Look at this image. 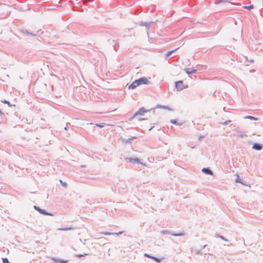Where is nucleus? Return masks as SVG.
<instances>
[{
	"instance_id": "nucleus-12",
	"label": "nucleus",
	"mask_w": 263,
	"mask_h": 263,
	"mask_svg": "<svg viewBox=\"0 0 263 263\" xmlns=\"http://www.w3.org/2000/svg\"><path fill=\"white\" fill-rule=\"evenodd\" d=\"M3 263H10L7 258H2Z\"/></svg>"
},
{
	"instance_id": "nucleus-1",
	"label": "nucleus",
	"mask_w": 263,
	"mask_h": 263,
	"mask_svg": "<svg viewBox=\"0 0 263 263\" xmlns=\"http://www.w3.org/2000/svg\"><path fill=\"white\" fill-rule=\"evenodd\" d=\"M149 83V79L142 77L134 81L128 87L129 89H133L141 85H147Z\"/></svg>"
},
{
	"instance_id": "nucleus-24",
	"label": "nucleus",
	"mask_w": 263,
	"mask_h": 263,
	"mask_svg": "<svg viewBox=\"0 0 263 263\" xmlns=\"http://www.w3.org/2000/svg\"><path fill=\"white\" fill-rule=\"evenodd\" d=\"M220 237L222 239L224 240V237H223V236H220Z\"/></svg>"
},
{
	"instance_id": "nucleus-7",
	"label": "nucleus",
	"mask_w": 263,
	"mask_h": 263,
	"mask_svg": "<svg viewBox=\"0 0 263 263\" xmlns=\"http://www.w3.org/2000/svg\"><path fill=\"white\" fill-rule=\"evenodd\" d=\"M184 71L187 74H191L196 72V70L194 68H186L184 69Z\"/></svg>"
},
{
	"instance_id": "nucleus-19",
	"label": "nucleus",
	"mask_w": 263,
	"mask_h": 263,
	"mask_svg": "<svg viewBox=\"0 0 263 263\" xmlns=\"http://www.w3.org/2000/svg\"><path fill=\"white\" fill-rule=\"evenodd\" d=\"M171 122L172 124H177V122H176V121L175 120H171Z\"/></svg>"
},
{
	"instance_id": "nucleus-10",
	"label": "nucleus",
	"mask_w": 263,
	"mask_h": 263,
	"mask_svg": "<svg viewBox=\"0 0 263 263\" xmlns=\"http://www.w3.org/2000/svg\"><path fill=\"white\" fill-rule=\"evenodd\" d=\"M243 8L248 9L249 10H251L254 8V6L253 5H250L249 6H243Z\"/></svg>"
},
{
	"instance_id": "nucleus-11",
	"label": "nucleus",
	"mask_w": 263,
	"mask_h": 263,
	"mask_svg": "<svg viewBox=\"0 0 263 263\" xmlns=\"http://www.w3.org/2000/svg\"><path fill=\"white\" fill-rule=\"evenodd\" d=\"M245 119H249L254 120H256V121L258 120V119L257 118H255V117H254L252 116H246L245 117Z\"/></svg>"
},
{
	"instance_id": "nucleus-13",
	"label": "nucleus",
	"mask_w": 263,
	"mask_h": 263,
	"mask_svg": "<svg viewBox=\"0 0 263 263\" xmlns=\"http://www.w3.org/2000/svg\"><path fill=\"white\" fill-rule=\"evenodd\" d=\"M178 48L175 49L174 50H172V51H169L168 52L166 53V57H169L170 55H171V54L175 50H176Z\"/></svg>"
},
{
	"instance_id": "nucleus-18",
	"label": "nucleus",
	"mask_w": 263,
	"mask_h": 263,
	"mask_svg": "<svg viewBox=\"0 0 263 263\" xmlns=\"http://www.w3.org/2000/svg\"><path fill=\"white\" fill-rule=\"evenodd\" d=\"M59 262L60 263H66L68 262V260H59Z\"/></svg>"
},
{
	"instance_id": "nucleus-26",
	"label": "nucleus",
	"mask_w": 263,
	"mask_h": 263,
	"mask_svg": "<svg viewBox=\"0 0 263 263\" xmlns=\"http://www.w3.org/2000/svg\"><path fill=\"white\" fill-rule=\"evenodd\" d=\"M220 2H226L225 0H220Z\"/></svg>"
},
{
	"instance_id": "nucleus-21",
	"label": "nucleus",
	"mask_w": 263,
	"mask_h": 263,
	"mask_svg": "<svg viewBox=\"0 0 263 263\" xmlns=\"http://www.w3.org/2000/svg\"><path fill=\"white\" fill-rule=\"evenodd\" d=\"M183 234H173V235L174 236H181Z\"/></svg>"
},
{
	"instance_id": "nucleus-22",
	"label": "nucleus",
	"mask_w": 263,
	"mask_h": 263,
	"mask_svg": "<svg viewBox=\"0 0 263 263\" xmlns=\"http://www.w3.org/2000/svg\"><path fill=\"white\" fill-rule=\"evenodd\" d=\"M236 182L241 183V180H240L239 178H237V179L236 180Z\"/></svg>"
},
{
	"instance_id": "nucleus-9",
	"label": "nucleus",
	"mask_w": 263,
	"mask_h": 263,
	"mask_svg": "<svg viewBox=\"0 0 263 263\" xmlns=\"http://www.w3.org/2000/svg\"><path fill=\"white\" fill-rule=\"evenodd\" d=\"M202 171L205 174H209L211 175H213V172L208 168H202Z\"/></svg>"
},
{
	"instance_id": "nucleus-3",
	"label": "nucleus",
	"mask_w": 263,
	"mask_h": 263,
	"mask_svg": "<svg viewBox=\"0 0 263 263\" xmlns=\"http://www.w3.org/2000/svg\"><path fill=\"white\" fill-rule=\"evenodd\" d=\"M34 209L35 210H36L37 211H38L41 214L46 215H51V216L53 215L52 214L48 213L46 212V211L41 209L40 208H39L36 206H34Z\"/></svg>"
},
{
	"instance_id": "nucleus-5",
	"label": "nucleus",
	"mask_w": 263,
	"mask_h": 263,
	"mask_svg": "<svg viewBox=\"0 0 263 263\" xmlns=\"http://www.w3.org/2000/svg\"><path fill=\"white\" fill-rule=\"evenodd\" d=\"M144 256H145L146 257H148V258H152L154 260L157 261V262H160L162 260L161 258H157V257H154V256H152L149 255L148 254H144Z\"/></svg>"
},
{
	"instance_id": "nucleus-14",
	"label": "nucleus",
	"mask_w": 263,
	"mask_h": 263,
	"mask_svg": "<svg viewBox=\"0 0 263 263\" xmlns=\"http://www.w3.org/2000/svg\"><path fill=\"white\" fill-rule=\"evenodd\" d=\"M88 254H77L76 255V257H78V258H80L81 257H84V256H85L86 255H87Z\"/></svg>"
},
{
	"instance_id": "nucleus-8",
	"label": "nucleus",
	"mask_w": 263,
	"mask_h": 263,
	"mask_svg": "<svg viewBox=\"0 0 263 263\" xmlns=\"http://www.w3.org/2000/svg\"><path fill=\"white\" fill-rule=\"evenodd\" d=\"M262 147V145L258 143H254L253 145V148L256 150H260Z\"/></svg>"
},
{
	"instance_id": "nucleus-17",
	"label": "nucleus",
	"mask_w": 263,
	"mask_h": 263,
	"mask_svg": "<svg viewBox=\"0 0 263 263\" xmlns=\"http://www.w3.org/2000/svg\"><path fill=\"white\" fill-rule=\"evenodd\" d=\"M104 124H105V123L96 124V125L99 127H103L104 126Z\"/></svg>"
},
{
	"instance_id": "nucleus-23",
	"label": "nucleus",
	"mask_w": 263,
	"mask_h": 263,
	"mask_svg": "<svg viewBox=\"0 0 263 263\" xmlns=\"http://www.w3.org/2000/svg\"><path fill=\"white\" fill-rule=\"evenodd\" d=\"M103 233L105 234V235L110 234V233H107V232H104V233Z\"/></svg>"
},
{
	"instance_id": "nucleus-25",
	"label": "nucleus",
	"mask_w": 263,
	"mask_h": 263,
	"mask_svg": "<svg viewBox=\"0 0 263 263\" xmlns=\"http://www.w3.org/2000/svg\"><path fill=\"white\" fill-rule=\"evenodd\" d=\"M121 232H118V233H116V235H118V234H121Z\"/></svg>"
},
{
	"instance_id": "nucleus-15",
	"label": "nucleus",
	"mask_w": 263,
	"mask_h": 263,
	"mask_svg": "<svg viewBox=\"0 0 263 263\" xmlns=\"http://www.w3.org/2000/svg\"><path fill=\"white\" fill-rule=\"evenodd\" d=\"M60 182H61V184H62V185L63 186H64V187H66L67 186L66 183L63 182L61 180H60Z\"/></svg>"
},
{
	"instance_id": "nucleus-6",
	"label": "nucleus",
	"mask_w": 263,
	"mask_h": 263,
	"mask_svg": "<svg viewBox=\"0 0 263 263\" xmlns=\"http://www.w3.org/2000/svg\"><path fill=\"white\" fill-rule=\"evenodd\" d=\"M127 160L128 161V162H132V163H133V162H137V163H141L142 164V165L145 166V164H143L142 162H140V160L138 159H132V158H127Z\"/></svg>"
},
{
	"instance_id": "nucleus-16",
	"label": "nucleus",
	"mask_w": 263,
	"mask_h": 263,
	"mask_svg": "<svg viewBox=\"0 0 263 263\" xmlns=\"http://www.w3.org/2000/svg\"><path fill=\"white\" fill-rule=\"evenodd\" d=\"M70 229H71L70 228H61L59 230H61V231H67V230H69Z\"/></svg>"
},
{
	"instance_id": "nucleus-4",
	"label": "nucleus",
	"mask_w": 263,
	"mask_h": 263,
	"mask_svg": "<svg viewBox=\"0 0 263 263\" xmlns=\"http://www.w3.org/2000/svg\"><path fill=\"white\" fill-rule=\"evenodd\" d=\"M176 86L177 89H183L184 87L183 85V82L180 81L176 83Z\"/></svg>"
},
{
	"instance_id": "nucleus-2",
	"label": "nucleus",
	"mask_w": 263,
	"mask_h": 263,
	"mask_svg": "<svg viewBox=\"0 0 263 263\" xmlns=\"http://www.w3.org/2000/svg\"><path fill=\"white\" fill-rule=\"evenodd\" d=\"M146 112V110L143 107L140 108L134 115L133 118H135L137 117L138 116H142L143 115L145 112Z\"/></svg>"
},
{
	"instance_id": "nucleus-27",
	"label": "nucleus",
	"mask_w": 263,
	"mask_h": 263,
	"mask_svg": "<svg viewBox=\"0 0 263 263\" xmlns=\"http://www.w3.org/2000/svg\"><path fill=\"white\" fill-rule=\"evenodd\" d=\"M144 120V119H141V118L139 119V120Z\"/></svg>"
},
{
	"instance_id": "nucleus-20",
	"label": "nucleus",
	"mask_w": 263,
	"mask_h": 263,
	"mask_svg": "<svg viewBox=\"0 0 263 263\" xmlns=\"http://www.w3.org/2000/svg\"><path fill=\"white\" fill-rule=\"evenodd\" d=\"M4 103L5 104H8L9 106H11V104H10V103H9L8 101H4Z\"/></svg>"
}]
</instances>
